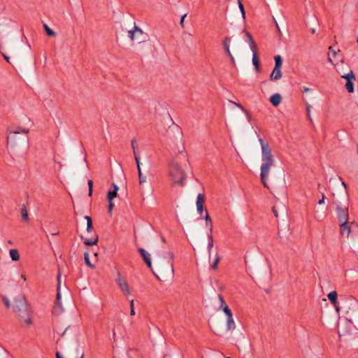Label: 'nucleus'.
Listing matches in <instances>:
<instances>
[{"instance_id":"46","label":"nucleus","mask_w":358,"mask_h":358,"mask_svg":"<svg viewBox=\"0 0 358 358\" xmlns=\"http://www.w3.org/2000/svg\"><path fill=\"white\" fill-rule=\"evenodd\" d=\"M196 209L198 213L201 215L203 211V206H196Z\"/></svg>"},{"instance_id":"6","label":"nucleus","mask_w":358,"mask_h":358,"mask_svg":"<svg viewBox=\"0 0 358 358\" xmlns=\"http://www.w3.org/2000/svg\"><path fill=\"white\" fill-rule=\"evenodd\" d=\"M29 133V129L25 128L19 129L17 131H9L8 136H7V143L10 144L11 146H16L20 143L22 141H27V137L25 138L20 139L18 135L20 134H24L27 135Z\"/></svg>"},{"instance_id":"9","label":"nucleus","mask_w":358,"mask_h":358,"mask_svg":"<svg viewBox=\"0 0 358 358\" xmlns=\"http://www.w3.org/2000/svg\"><path fill=\"white\" fill-rule=\"evenodd\" d=\"M115 282L119 289L121 290V292L124 296H127L131 294V289L127 280L122 275L120 271H117Z\"/></svg>"},{"instance_id":"23","label":"nucleus","mask_w":358,"mask_h":358,"mask_svg":"<svg viewBox=\"0 0 358 358\" xmlns=\"http://www.w3.org/2000/svg\"><path fill=\"white\" fill-rule=\"evenodd\" d=\"M85 219L87 220V231L88 233H91L92 231V220L91 217L88 215H86L85 217Z\"/></svg>"},{"instance_id":"22","label":"nucleus","mask_w":358,"mask_h":358,"mask_svg":"<svg viewBox=\"0 0 358 358\" xmlns=\"http://www.w3.org/2000/svg\"><path fill=\"white\" fill-rule=\"evenodd\" d=\"M9 254L13 261H18L20 259V255L17 249L10 250Z\"/></svg>"},{"instance_id":"15","label":"nucleus","mask_w":358,"mask_h":358,"mask_svg":"<svg viewBox=\"0 0 358 358\" xmlns=\"http://www.w3.org/2000/svg\"><path fill=\"white\" fill-rule=\"evenodd\" d=\"M112 185H113V189L110 190L107 194V199L108 201H110V200L113 201L117 196V191L119 189V187H117V185L116 184L113 183Z\"/></svg>"},{"instance_id":"38","label":"nucleus","mask_w":358,"mask_h":358,"mask_svg":"<svg viewBox=\"0 0 358 358\" xmlns=\"http://www.w3.org/2000/svg\"><path fill=\"white\" fill-rule=\"evenodd\" d=\"M230 102L231 103H233L234 105H235L236 106H237L238 108H239L240 109H241L245 113H246L249 116L248 112L247 111V110L241 104L236 103V102L232 101H230Z\"/></svg>"},{"instance_id":"40","label":"nucleus","mask_w":358,"mask_h":358,"mask_svg":"<svg viewBox=\"0 0 358 358\" xmlns=\"http://www.w3.org/2000/svg\"><path fill=\"white\" fill-rule=\"evenodd\" d=\"M87 184L89 187V196H91L92 194L93 181L92 180H89Z\"/></svg>"},{"instance_id":"52","label":"nucleus","mask_w":358,"mask_h":358,"mask_svg":"<svg viewBox=\"0 0 358 358\" xmlns=\"http://www.w3.org/2000/svg\"><path fill=\"white\" fill-rule=\"evenodd\" d=\"M56 357L57 358H62V356L60 355V354L59 352H57L56 353Z\"/></svg>"},{"instance_id":"49","label":"nucleus","mask_w":358,"mask_h":358,"mask_svg":"<svg viewBox=\"0 0 358 358\" xmlns=\"http://www.w3.org/2000/svg\"><path fill=\"white\" fill-rule=\"evenodd\" d=\"M273 213H274L275 216L276 217H278V215L277 211L275 210V208H273Z\"/></svg>"},{"instance_id":"20","label":"nucleus","mask_w":358,"mask_h":358,"mask_svg":"<svg viewBox=\"0 0 358 358\" xmlns=\"http://www.w3.org/2000/svg\"><path fill=\"white\" fill-rule=\"evenodd\" d=\"M252 51V64L255 67V69L257 71H259V62L258 58V54H257V48L255 50Z\"/></svg>"},{"instance_id":"1","label":"nucleus","mask_w":358,"mask_h":358,"mask_svg":"<svg viewBox=\"0 0 358 358\" xmlns=\"http://www.w3.org/2000/svg\"><path fill=\"white\" fill-rule=\"evenodd\" d=\"M188 162L187 156L180 152L172 157L168 162L167 176L172 185H185L187 175L185 169Z\"/></svg>"},{"instance_id":"26","label":"nucleus","mask_w":358,"mask_h":358,"mask_svg":"<svg viewBox=\"0 0 358 358\" xmlns=\"http://www.w3.org/2000/svg\"><path fill=\"white\" fill-rule=\"evenodd\" d=\"M44 29L49 36L55 37L56 36V33L52 31L46 24H43Z\"/></svg>"},{"instance_id":"42","label":"nucleus","mask_w":358,"mask_h":358,"mask_svg":"<svg viewBox=\"0 0 358 358\" xmlns=\"http://www.w3.org/2000/svg\"><path fill=\"white\" fill-rule=\"evenodd\" d=\"M108 203H109V204H108V213L111 214L115 205H114L113 201H111V200H110V201H108Z\"/></svg>"},{"instance_id":"12","label":"nucleus","mask_w":358,"mask_h":358,"mask_svg":"<svg viewBox=\"0 0 358 358\" xmlns=\"http://www.w3.org/2000/svg\"><path fill=\"white\" fill-rule=\"evenodd\" d=\"M227 316V329L228 331H234L236 329V323L234 320L231 310L227 309V312L224 313Z\"/></svg>"},{"instance_id":"53","label":"nucleus","mask_w":358,"mask_h":358,"mask_svg":"<svg viewBox=\"0 0 358 358\" xmlns=\"http://www.w3.org/2000/svg\"><path fill=\"white\" fill-rule=\"evenodd\" d=\"M21 278H22V279L24 281H26V280H27V278H26L25 275H22Z\"/></svg>"},{"instance_id":"25","label":"nucleus","mask_w":358,"mask_h":358,"mask_svg":"<svg viewBox=\"0 0 358 358\" xmlns=\"http://www.w3.org/2000/svg\"><path fill=\"white\" fill-rule=\"evenodd\" d=\"M274 59H275L274 68H280L281 69L282 64V57L280 55H276V56H275Z\"/></svg>"},{"instance_id":"39","label":"nucleus","mask_w":358,"mask_h":358,"mask_svg":"<svg viewBox=\"0 0 358 358\" xmlns=\"http://www.w3.org/2000/svg\"><path fill=\"white\" fill-rule=\"evenodd\" d=\"M130 306V315H135V310H134V300L131 299L129 303Z\"/></svg>"},{"instance_id":"45","label":"nucleus","mask_w":358,"mask_h":358,"mask_svg":"<svg viewBox=\"0 0 358 358\" xmlns=\"http://www.w3.org/2000/svg\"><path fill=\"white\" fill-rule=\"evenodd\" d=\"M310 108H311L310 105L307 104L306 105V110H307L308 117L309 119H310Z\"/></svg>"},{"instance_id":"35","label":"nucleus","mask_w":358,"mask_h":358,"mask_svg":"<svg viewBox=\"0 0 358 358\" xmlns=\"http://www.w3.org/2000/svg\"><path fill=\"white\" fill-rule=\"evenodd\" d=\"M238 4L239 9L241 12L242 17L243 19H245V9H244V6L241 0H238Z\"/></svg>"},{"instance_id":"36","label":"nucleus","mask_w":358,"mask_h":358,"mask_svg":"<svg viewBox=\"0 0 358 358\" xmlns=\"http://www.w3.org/2000/svg\"><path fill=\"white\" fill-rule=\"evenodd\" d=\"M213 239L212 235H210L208 236V250L209 254L210 253V250H211V248H213Z\"/></svg>"},{"instance_id":"10","label":"nucleus","mask_w":358,"mask_h":358,"mask_svg":"<svg viewBox=\"0 0 358 358\" xmlns=\"http://www.w3.org/2000/svg\"><path fill=\"white\" fill-rule=\"evenodd\" d=\"M339 225V231L341 236L345 238H349L352 229L355 223L354 222H349V220L341 222L338 223Z\"/></svg>"},{"instance_id":"31","label":"nucleus","mask_w":358,"mask_h":358,"mask_svg":"<svg viewBox=\"0 0 358 358\" xmlns=\"http://www.w3.org/2000/svg\"><path fill=\"white\" fill-rule=\"evenodd\" d=\"M84 258H85V262L86 264V265L92 268H94V265L92 264L90 261V258H89V254L87 252H85L84 254Z\"/></svg>"},{"instance_id":"19","label":"nucleus","mask_w":358,"mask_h":358,"mask_svg":"<svg viewBox=\"0 0 358 358\" xmlns=\"http://www.w3.org/2000/svg\"><path fill=\"white\" fill-rule=\"evenodd\" d=\"M98 240H99V237H98L97 234L94 233V235L92 236V238H86L84 241V243L86 245H89V246L94 245L97 244Z\"/></svg>"},{"instance_id":"57","label":"nucleus","mask_w":358,"mask_h":358,"mask_svg":"<svg viewBox=\"0 0 358 358\" xmlns=\"http://www.w3.org/2000/svg\"><path fill=\"white\" fill-rule=\"evenodd\" d=\"M357 43H358V38H357Z\"/></svg>"},{"instance_id":"47","label":"nucleus","mask_w":358,"mask_h":358,"mask_svg":"<svg viewBox=\"0 0 358 358\" xmlns=\"http://www.w3.org/2000/svg\"><path fill=\"white\" fill-rule=\"evenodd\" d=\"M1 55H2V56L3 57V58L5 59V60H6L7 62L10 63V58H9V57H8V56H7L6 55H5V54H4V53H3V52H1Z\"/></svg>"},{"instance_id":"43","label":"nucleus","mask_w":358,"mask_h":358,"mask_svg":"<svg viewBox=\"0 0 358 358\" xmlns=\"http://www.w3.org/2000/svg\"><path fill=\"white\" fill-rule=\"evenodd\" d=\"M186 17H187V14L185 13L180 18V24L181 25L182 27H184V21H185V18Z\"/></svg>"},{"instance_id":"30","label":"nucleus","mask_w":358,"mask_h":358,"mask_svg":"<svg viewBox=\"0 0 358 358\" xmlns=\"http://www.w3.org/2000/svg\"><path fill=\"white\" fill-rule=\"evenodd\" d=\"M131 145H132L133 149L134 150V141H132ZM134 153L135 161H136V165H137V169H138V171H139V169H141L140 159H139L138 156H137L136 155V152H135L134 150Z\"/></svg>"},{"instance_id":"14","label":"nucleus","mask_w":358,"mask_h":358,"mask_svg":"<svg viewBox=\"0 0 358 358\" xmlns=\"http://www.w3.org/2000/svg\"><path fill=\"white\" fill-rule=\"evenodd\" d=\"M327 297L332 305L336 308V310L337 311L339 310L338 307L337 306L338 301H337V292L336 291H333L329 292L327 294Z\"/></svg>"},{"instance_id":"27","label":"nucleus","mask_w":358,"mask_h":358,"mask_svg":"<svg viewBox=\"0 0 358 358\" xmlns=\"http://www.w3.org/2000/svg\"><path fill=\"white\" fill-rule=\"evenodd\" d=\"M21 215L24 221H28L29 220V215L27 210L25 206H23L21 209Z\"/></svg>"},{"instance_id":"44","label":"nucleus","mask_w":358,"mask_h":358,"mask_svg":"<svg viewBox=\"0 0 358 358\" xmlns=\"http://www.w3.org/2000/svg\"><path fill=\"white\" fill-rule=\"evenodd\" d=\"M324 199H325V196H324V193H322V198H321V199H320V200H319V201H318V204H319V205H322V204H324Z\"/></svg>"},{"instance_id":"48","label":"nucleus","mask_w":358,"mask_h":358,"mask_svg":"<svg viewBox=\"0 0 358 358\" xmlns=\"http://www.w3.org/2000/svg\"><path fill=\"white\" fill-rule=\"evenodd\" d=\"M329 50L331 51V52L334 57H335L337 55V52L336 50H333L331 47H329Z\"/></svg>"},{"instance_id":"29","label":"nucleus","mask_w":358,"mask_h":358,"mask_svg":"<svg viewBox=\"0 0 358 358\" xmlns=\"http://www.w3.org/2000/svg\"><path fill=\"white\" fill-rule=\"evenodd\" d=\"M131 145H132L133 149L134 150V141H132ZM134 153L135 161H136V165H137V169H138V171H139V169H141L140 159H139L138 156H137L136 155V152H135L134 150Z\"/></svg>"},{"instance_id":"41","label":"nucleus","mask_w":358,"mask_h":358,"mask_svg":"<svg viewBox=\"0 0 358 358\" xmlns=\"http://www.w3.org/2000/svg\"><path fill=\"white\" fill-rule=\"evenodd\" d=\"M2 300H3V302L4 305L6 306V307L7 308H9L10 307V303L8 299L6 296H3Z\"/></svg>"},{"instance_id":"11","label":"nucleus","mask_w":358,"mask_h":358,"mask_svg":"<svg viewBox=\"0 0 358 358\" xmlns=\"http://www.w3.org/2000/svg\"><path fill=\"white\" fill-rule=\"evenodd\" d=\"M138 251H139L141 257H143V260L146 263L147 266L152 271V273H154V275L157 278H159V276L157 275V274L153 271V269L152 268L150 255L145 250H144L143 248H139Z\"/></svg>"},{"instance_id":"58","label":"nucleus","mask_w":358,"mask_h":358,"mask_svg":"<svg viewBox=\"0 0 358 358\" xmlns=\"http://www.w3.org/2000/svg\"><path fill=\"white\" fill-rule=\"evenodd\" d=\"M227 358H230V357H227Z\"/></svg>"},{"instance_id":"50","label":"nucleus","mask_w":358,"mask_h":358,"mask_svg":"<svg viewBox=\"0 0 358 358\" xmlns=\"http://www.w3.org/2000/svg\"><path fill=\"white\" fill-rule=\"evenodd\" d=\"M310 91V89L308 87H303V92H308Z\"/></svg>"},{"instance_id":"21","label":"nucleus","mask_w":358,"mask_h":358,"mask_svg":"<svg viewBox=\"0 0 358 358\" xmlns=\"http://www.w3.org/2000/svg\"><path fill=\"white\" fill-rule=\"evenodd\" d=\"M218 299H219L220 303V309L222 310L224 313L227 312V309L228 310V311L230 310V308L227 305V303L224 299V297L220 294V295H218Z\"/></svg>"},{"instance_id":"51","label":"nucleus","mask_w":358,"mask_h":358,"mask_svg":"<svg viewBox=\"0 0 358 358\" xmlns=\"http://www.w3.org/2000/svg\"><path fill=\"white\" fill-rule=\"evenodd\" d=\"M342 185H343V186L344 187V188L346 189H347V185H346V183H345L344 181H343V180H342Z\"/></svg>"},{"instance_id":"37","label":"nucleus","mask_w":358,"mask_h":358,"mask_svg":"<svg viewBox=\"0 0 358 358\" xmlns=\"http://www.w3.org/2000/svg\"><path fill=\"white\" fill-rule=\"evenodd\" d=\"M57 280H58V285H57V302H59L60 297H61L60 292H59V287H60V275L59 274H58Z\"/></svg>"},{"instance_id":"17","label":"nucleus","mask_w":358,"mask_h":358,"mask_svg":"<svg viewBox=\"0 0 358 358\" xmlns=\"http://www.w3.org/2000/svg\"><path fill=\"white\" fill-rule=\"evenodd\" d=\"M270 102L272 103V105L275 107L279 106V104L281 103L282 101V96H280V94H273L271 97H270Z\"/></svg>"},{"instance_id":"5","label":"nucleus","mask_w":358,"mask_h":358,"mask_svg":"<svg viewBox=\"0 0 358 358\" xmlns=\"http://www.w3.org/2000/svg\"><path fill=\"white\" fill-rule=\"evenodd\" d=\"M173 254L167 252L164 257L159 256L155 260L156 271L161 275L171 274L174 273L173 268Z\"/></svg>"},{"instance_id":"24","label":"nucleus","mask_w":358,"mask_h":358,"mask_svg":"<svg viewBox=\"0 0 358 358\" xmlns=\"http://www.w3.org/2000/svg\"><path fill=\"white\" fill-rule=\"evenodd\" d=\"M204 219L206 220V227H208L209 228L210 231L211 233L212 230H213V222H212L209 215L208 214V213H206Z\"/></svg>"},{"instance_id":"32","label":"nucleus","mask_w":358,"mask_h":358,"mask_svg":"<svg viewBox=\"0 0 358 358\" xmlns=\"http://www.w3.org/2000/svg\"><path fill=\"white\" fill-rule=\"evenodd\" d=\"M204 203V196L201 194H199L196 198V206H203Z\"/></svg>"},{"instance_id":"2","label":"nucleus","mask_w":358,"mask_h":358,"mask_svg":"<svg viewBox=\"0 0 358 358\" xmlns=\"http://www.w3.org/2000/svg\"><path fill=\"white\" fill-rule=\"evenodd\" d=\"M259 143L262 148V164L260 167V180L261 182L264 187L268 188L267 184V179L268 178L269 173L273 166L275 164V159L271 153V150L268 144L262 138L259 139Z\"/></svg>"},{"instance_id":"16","label":"nucleus","mask_w":358,"mask_h":358,"mask_svg":"<svg viewBox=\"0 0 358 358\" xmlns=\"http://www.w3.org/2000/svg\"><path fill=\"white\" fill-rule=\"evenodd\" d=\"M282 78V71L280 68H273L271 75L270 79L273 80H280Z\"/></svg>"},{"instance_id":"33","label":"nucleus","mask_w":358,"mask_h":358,"mask_svg":"<svg viewBox=\"0 0 358 358\" xmlns=\"http://www.w3.org/2000/svg\"><path fill=\"white\" fill-rule=\"evenodd\" d=\"M139 183L141 185L147 181V178L145 176H143L141 171V169H139L138 171Z\"/></svg>"},{"instance_id":"7","label":"nucleus","mask_w":358,"mask_h":358,"mask_svg":"<svg viewBox=\"0 0 358 358\" xmlns=\"http://www.w3.org/2000/svg\"><path fill=\"white\" fill-rule=\"evenodd\" d=\"M130 39L136 43H141L148 39V35L144 33L139 27L134 25V29L128 31Z\"/></svg>"},{"instance_id":"54","label":"nucleus","mask_w":358,"mask_h":358,"mask_svg":"<svg viewBox=\"0 0 358 358\" xmlns=\"http://www.w3.org/2000/svg\"><path fill=\"white\" fill-rule=\"evenodd\" d=\"M59 231H54V232L52 233V235H58V234H59Z\"/></svg>"},{"instance_id":"3","label":"nucleus","mask_w":358,"mask_h":358,"mask_svg":"<svg viewBox=\"0 0 358 358\" xmlns=\"http://www.w3.org/2000/svg\"><path fill=\"white\" fill-rule=\"evenodd\" d=\"M13 309L21 327L26 329L30 328L33 324V314L25 299L24 297L16 299L14 301Z\"/></svg>"},{"instance_id":"56","label":"nucleus","mask_w":358,"mask_h":358,"mask_svg":"<svg viewBox=\"0 0 358 358\" xmlns=\"http://www.w3.org/2000/svg\"><path fill=\"white\" fill-rule=\"evenodd\" d=\"M2 48V45L0 43V49Z\"/></svg>"},{"instance_id":"4","label":"nucleus","mask_w":358,"mask_h":358,"mask_svg":"<svg viewBox=\"0 0 358 358\" xmlns=\"http://www.w3.org/2000/svg\"><path fill=\"white\" fill-rule=\"evenodd\" d=\"M328 61L334 65L336 72L341 77L346 80L345 87L349 93L354 92V83L356 80L353 71L350 69L349 65L341 59L339 62L334 64L331 56L329 55Z\"/></svg>"},{"instance_id":"28","label":"nucleus","mask_w":358,"mask_h":358,"mask_svg":"<svg viewBox=\"0 0 358 358\" xmlns=\"http://www.w3.org/2000/svg\"><path fill=\"white\" fill-rule=\"evenodd\" d=\"M131 145H132L133 149L134 150V141H132ZM134 153L135 161H136V165H137V169H138V171H139V169H141L140 159H139L138 156H137L136 155V152H135L134 150Z\"/></svg>"},{"instance_id":"18","label":"nucleus","mask_w":358,"mask_h":358,"mask_svg":"<svg viewBox=\"0 0 358 358\" xmlns=\"http://www.w3.org/2000/svg\"><path fill=\"white\" fill-rule=\"evenodd\" d=\"M245 36L247 37V41L249 44V46H250L251 50H255L257 48V45H256L252 35L248 31H245Z\"/></svg>"},{"instance_id":"55","label":"nucleus","mask_w":358,"mask_h":358,"mask_svg":"<svg viewBox=\"0 0 358 358\" xmlns=\"http://www.w3.org/2000/svg\"><path fill=\"white\" fill-rule=\"evenodd\" d=\"M80 358H84V355L82 354L81 356L80 357Z\"/></svg>"},{"instance_id":"13","label":"nucleus","mask_w":358,"mask_h":358,"mask_svg":"<svg viewBox=\"0 0 358 358\" xmlns=\"http://www.w3.org/2000/svg\"><path fill=\"white\" fill-rule=\"evenodd\" d=\"M230 43H231V38L229 37H225L223 40V46H224V49L226 52V53L227 54V55L229 57L231 62L233 64L235 63V59H234V57H233L232 54L231 53V51H230Z\"/></svg>"},{"instance_id":"8","label":"nucleus","mask_w":358,"mask_h":358,"mask_svg":"<svg viewBox=\"0 0 358 358\" xmlns=\"http://www.w3.org/2000/svg\"><path fill=\"white\" fill-rule=\"evenodd\" d=\"M336 214L338 222L349 220V211L348 205H341L338 202H335Z\"/></svg>"},{"instance_id":"34","label":"nucleus","mask_w":358,"mask_h":358,"mask_svg":"<svg viewBox=\"0 0 358 358\" xmlns=\"http://www.w3.org/2000/svg\"><path fill=\"white\" fill-rule=\"evenodd\" d=\"M220 261V257L217 254H216L215 259L213 262V263L211 264V267L213 269L215 270L217 268V266H218Z\"/></svg>"}]
</instances>
